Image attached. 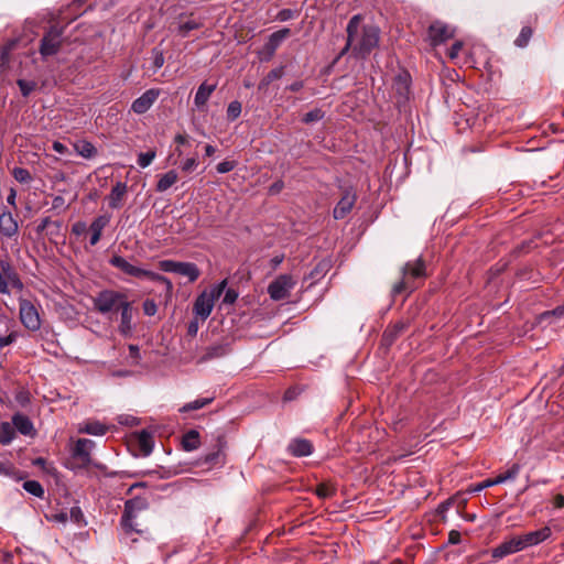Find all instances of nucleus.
<instances>
[{
  "instance_id": "obj_1",
  "label": "nucleus",
  "mask_w": 564,
  "mask_h": 564,
  "mask_svg": "<svg viewBox=\"0 0 564 564\" xmlns=\"http://www.w3.org/2000/svg\"><path fill=\"white\" fill-rule=\"evenodd\" d=\"M110 265L120 270L124 274H128L133 278H147L152 282L160 283L164 286V299L165 302H170L173 297V283L166 276L159 274L156 272L145 270L139 267H135L128 262L123 257L115 254L109 259Z\"/></svg>"
},
{
  "instance_id": "obj_2",
  "label": "nucleus",
  "mask_w": 564,
  "mask_h": 564,
  "mask_svg": "<svg viewBox=\"0 0 564 564\" xmlns=\"http://www.w3.org/2000/svg\"><path fill=\"white\" fill-rule=\"evenodd\" d=\"M149 507L148 498L142 496L133 497L124 502L120 525L126 534L137 533L143 536L149 533L148 528L142 527V524L138 522L139 514L148 510Z\"/></svg>"
},
{
  "instance_id": "obj_3",
  "label": "nucleus",
  "mask_w": 564,
  "mask_h": 564,
  "mask_svg": "<svg viewBox=\"0 0 564 564\" xmlns=\"http://www.w3.org/2000/svg\"><path fill=\"white\" fill-rule=\"evenodd\" d=\"M380 29L373 24H359L358 35L352 46V55L356 58L366 59L379 45Z\"/></svg>"
},
{
  "instance_id": "obj_4",
  "label": "nucleus",
  "mask_w": 564,
  "mask_h": 564,
  "mask_svg": "<svg viewBox=\"0 0 564 564\" xmlns=\"http://www.w3.org/2000/svg\"><path fill=\"white\" fill-rule=\"evenodd\" d=\"M426 278V267L422 257H419L414 261H408L402 267V279L395 283L392 288V295H399L403 292H412L415 286L411 284V281L416 279Z\"/></svg>"
},
{
  "instance_id": "obj_5",
  "label": "nucleus",
  "mask_w": 564,
  "mask_h": 564,
  "mask_svg": "<svg viewBox=\"0 0 564 564\" xmlns=\"http://www.w3.org/2000/svg\"><path fill=\"white\" fill-rule=\"evenodd\" d=\"M227 440L224 433L213 435V444L210 452L202 455L196 465L206 467L207 469L221 468L226 464Z\"/></svg>"
},
{
  "instance_id": "obj_6",
  "label": "nucleus",
  "mask_w": 564,
  "mask_h": 564,
  "mask_svg": "<svg viewBox=\"0 0 564 564\" xmlns=\"http://www.w3.org/2000/svg\"><path fill=\"white\" fill-rule=\"evenodd\" d=\"M95 445L89 438H78L70 449V462L66 467L74 471L87 469L93 464L91 452Z\"/></svg>"
},
{
  "instance_id": "obj_7",
  "label": "nucleus",
  "mask_w": 564,
  "mask_h": 564,
  "mask_svg": "<svg viewBox=\"0 0 564 564\" xmlns=\"http://www.w3.org/2000/svg\"><path fill=\"white\" fill-rule=\"evenodd\" d=\"M128 300L126 293L115 290H102L93 299L94 308L101 314L118 311Z\"/></svg>"
},
{
  "instance_id": "obj_8",
  "label": "nucleus",
  "mask_w": 564,
  "mask_h": 564,
  "mask_svg": "<svg viewBox=\"0 0 564 564\" xmlns=\"http://www.w3.org/2000/svg\"><path fill=\"white\" fill-rule=\"evenodd\" d=\"M63 34L64 28L58 25H52L45 31L39 46V53L43 59L56 55L59 52L63 45Z\"/></svg>"
},
{
  "instance_id": "obj_9",
  "label": "nucleus",
  "mask_w": 564,
  "mask_h": 564,
  "mask_svg": "<svg viewBox=\"0 0 564 564\" xmlns=\"http://www.w3.org/2000/svg\"><path fill=\"white\" fill-rule=\"evenodd\" d=\"M159 268L163 272L176 273L186 276L191 283L195 282L200 275L198 267L193 262L161 260L159 262Z\"/></svg>"
},
{
  "instance_id": "obj_10",
  "label": "nucleus",
  "mask_w": 564,
  "mask_h": 564,
  "mask_svg": "<svg viewBox=\"0 0 564 564\" xmlns=\"http://www.w3.org/2000/svg\"><path fill=\"white\" fill-rule=\"evenodd\" d=\"M19 316L22 325L30 332L41 328V317L36 306L26 299L19 300Z\"/></svg>"
},
{
  "instance_id": "obj_11",
  "label": "nucleus",
  "mask_w": 564,
  "mask_h": 564,
  "mask_svg": "<svg viewBox=\"0 0 564 564\" xmlns=\"http://www.w3.org/2000/svg\"><path fill=\"white\" fill-rule=\"evenodd\" d=\"M295 284L296 281L291 274H281L269 284L268 293L273 301H281L289 297Z\"/></svg>"
},
{
  "instance_id": "obj_12",
  "label": "nucleus",
  "mask_w": 564,
  "mask_h": 564,
  "mask_svg": "<svg viewBox=\"0 0 564 564\" xmlns=\"http://www.w3.org/2000/svg\"><path fill=\"white\" fill-rule=\"evenodd\" d=\"M291 35L289 28H283L279 31L273 32L268 41L264 43L262 48L258 51V56L261 62H269L274 56L276 50L281 43Z\"/></svg>"
},
{
  "instance_id": "obj_13",
  "label": "nucleus",
  "mask_w": 564,
  "mask_h": 564,
  "mask_svg": "<svg viewBox=\"0 0 564 564\" xmlns=\"http://www.w3.org/2000/svg\"><path fill=\"white\" fill-rule=\"evenodd\" d=\"M455 36V29L442 21H434L427 29L430 45L436 47Z\"/></svg>"
},
{
  "instance_id": "obj_14",
  "label": "nucleus",
  "mask_w": 564,
  "mask_h": 564,
  "mask_svg": "<svg viewBox=\"0 0 564 564\" xmlns=\"http://www.w3.org/2000/svg\"><path fill=\"white\" fill-rule=\"evenodd\" d=\"M356 202V191L351 186L344 188L340 199L333 209L334 219L339 220L348 216L352 210Z\"/></svg>"
},
{
  "instance_id": "obj_15",
  "label": "nucleus",
  "mask_w": 564,
  "mask_h": 564,
  "mask_svg": "<svg viewBox=\"0 0 564 564\" xmlns=\"http://www.w3.org/2000/svg\"><path fill=\"white\" fill-rule=\"evenodd\" d=\"M203 28V22L193 18V13H181L171 23V30L175 31L181 37H187L194 30Z\"/></svg>"
},
{
  "instance_id": "obj_16",
  "label": "nucleus",
  "mask_w": 564,
  "mask_h": 564,
  "mask_svg": "<svg viewBox=\"0 0 564 564\" xmlns=\"http://www.w3.org/2000/svg\"><path fill=\"white\" fill-rule=\"evenodd\" d=\"M159 88H150L131 104V110L137 115L145 113L160 96Z\"/></svg>"
},
{
  "instance_id": "obj_17",
  "label": "nucleus",
  "mask_w": 564,
  "mask_h": 564,
  "mask_svg": "<svg viewBox=\"0 0 564 564\" xmlns=\"http://www.w3.org/2000/svg\"><path fill=\"white\" fill-rule=\"evenodd\" d=\"M14 321L0 314V349L13 344L18 338V332L14 329Z\"/></svg>"
},
{
  "instance_id": "obj_18",
  "label": "nucleus",
  "mask_w": 564,
  "mask_h": 564,
  "mask_svg": "<svg viewBox=\"0 0 564 564\" xmlns=\"http://www.w3.org/2000/svg\"><path fill=\"white\" fill-rule=\"evenodd\" d=\"M364 17L361 14H355L348 21L346 32H347V41L343 50L339 52L336 62L346 55L349 51L352 52V46L356 41V36L358 35L359 24L362 22Z\"/></svg>"
},
{
  "instance_id": "obj_19",
  "label": "nucleus",
  "mask_w": 564,
  "mask_h": 564,
  "mask_svg": "<svg viewBox=\"0 0 564 564\" xmlns=\"http://www.w3.org/2000/svg\"><path fill=\"white\" fill-rule=\"evenodd\" d=\"M215 303L213 296H207V291H203L195 300L193 305V312L196 317H199L202 322H205L213 312Z\"/></svg>"
},
{
  "instance_id": "obj_20",
  "label": "nucleus",
  "mask_w": 564,
  "mask_h": 564,
  "mask_svg": "<svg viewBox=\"0 0 564 564\" xmlns=\"http://www.w3.org/2000/svg\"><path fill=\"white\" fill-rule=\"evenodd\" d=\"M133 311L132 302L129 300H127V302L118 310V312H120V324L118 326V330L123 336H129L132 333Z\"/></svg>"
},
{
  "instance_id": "obj_21",
  "label": "nucleus",
  "mask_w": 564,
  "mask_h": 564,
  "mask_svg": "<svg viewBox=\"0 0 564 564\" xmlns=\"http://www.w3.org/2000/svg\"><path fill=\"white\" fill-rule=\"evenodd\" d=\"M551 533L552 532L549 527H543L539 530L531 531V532L524 533L522 535H518V538L520 539V541L522 543V550H524L529 546L538 545V544L544 542L545 540H547L551 536Z\"/></svg>"
},
{
  "instance_id": "obj_22",
  "label": "nucleus",
  "mask_w": 564,
  "mask_h": 564,
  "mask_svg": "<svg viewBox=\"0 0 564 564\" xmlns=\"http://www.w3.org/2000/svg\"><path fill=\"white\" fill-rule=\"evenodd\" d=\"M12 425L23 436L34 438L37 435V431L34 427L31 419L22 413H15L12 415Z\"/></svg>"
},
{
  "instance_id": "obj_23",
  "label": "nucleus",
  "mask_w": 564,
  "mask_h": 564,
  "mask_svg": "<svg viewBox=\"0 0 564 564\" xmlns=\"http://www.w3.org/2000/svg\"><path fill=\"white\" fill-rule=\"evenodd\" d=\"M522 551V543L518 536L500 543L491 551V556L496 560H501L510 554Z\"/></svg>"
},
{
  "instance_id": "obj_24",
  "label": "nucleus",
  "mask_w": 564,
  "mask_h": 564,
  "mask_svg": "<svg viewBox=\"0 0 564 564\" xmlns=\"http://www.w3.org/2000/svg\"><path fill=\"white\" fill-rule=\"evenodd\" d=\"M410 326L408 321H398L393 325H389L381 337L382 345L391 346Z\"/></svg>"
},
{
  "instance_id": "obj_25",
  "label": "nucleus",
  "mask_w": 564,
  "mask_h": 564,
  "mask_svg": "<svg viewBox=\"0 0 564 564\" xmlns=\"http://www.w3.org/2000/svg\"><path fill=\"white\" fill-rule=\"evenodd\" d=\"M0 274L6 275L10 281L11 288L17 291H22L24 284L17 272L15 268L11 263V261L7 259H0Z\"/></svg>"
},
{
  "instance_id": "obj_26",
  "label": "nucleus",
  "mask_w": 564,
  "mask_h": 564,
  "mask_svg": "<svg viewBox=\"0 0 564 564\" xmlns=\"http://www.w3.org/2000/svg\"><path fill=\"white\" fill-rule=\"evenodd\" d=\"M288 453L293 457H306L313 453V444L306 438L296 437L288 445Z\"/></svg>"
},
{
  "instance_id": "obj_27",
  "label": "nucleus",
  "mask_w": 564,
  "mask_h": 564,
  "mask_svg": "<svg viewBox=\"0 0 564 564\" xmlns=\"http://www.w3.org/2000/svg\"><path fill=\"white\" fill-rule=\"evenodd\" d=\"M128 193V185L124 182H117L108 196V204L109 207L112 209H119L123 205V200L126 198V195Z\"/></svg>"
},
{
  "instance_id": "obj_28",
  "label": "nucleus",
  "mask_w": 564,
  "mask_h": 564,
  "mask_svg": "<svg viewBox=\"0 0 564 564\" xmlns=\"http://www.w3.org/2000/svg\"><path fill=\"white\" fill-rule=\"evenodd\" d=\"M19 231V225L13 215L4 210L0 214V234L3 237L12 238Z\"/></svg>"
},
{
  "instance_id": "obj_29",
  "label": "nucleus",
  "mask_w": 564,
  "mask_h": 564,
  "mask_svg": "<svg viewBox=\"0 0 564 564\" xmlns=\"http://www.w3.org/2000/svg\"><path fill=\"white\" fill-rule=\"evenodd\" d=\"M135 444L143 456H149L154 447L153 433L148 430H141L133 434Z\"/></svg>"
},
{
  "instance_id": "obj_30",
  "label": "nucleus",
  "mask_w": 564,
  "mask_h": 564,
  "mask_svg": "<svg viewBox=\"0 0 564 564\" xmlns=\"http://www.w3.org/2000/svg\"><path fill=\"white\" fill-rule=\"evenodd\" d=\"M109 221L110 216L107 215H100L91 221L89 226V231L91 234L89 239L90 246H95L99 242L102 235V230L109 224Z\"/></svg>"
},
{
  "instance_id": "obj_31",
  "label": "nucleus",
  "mask_w": 564,
  "mask_h": 564,
  "mask_svg": "<svg viewBox=\"0 0 564 564\" xmlns=\"http://www.w3.org/2000/svg\"><path fill=\"white\" fill-rule=\"evenodd\" d=\"M230 345L228 343H221L208 346L205 349V354L199 358L198 362H207L213 359L221 358L229 354Z\"/></svg>"
},
{
  "instance_id": "obj_32",
  "label": "nucleus",
  "mask_w": 564,
  "mask_h": 564,
  "mask_svg": "<svg viewBox=\"0 0 564 564\" xmlns=\"http://www.w3.org/2000/svg\"><path fill=\"white\" fill-rule=\"evenodd\" d=\"M216 89V84H207L206 82L202 83L197 88V91L194 97V104L198 109H202L206 106L209 97Z\"/></svg>"
},
{
  "instance_id": "obj_33",
  "label": "nucleus",
  "mask_w": 564,
  "mask_h": 564,
  "mask_svg": "<svg viewBox=\"0 0 564 564\" xmlns=\"http://www.w3.org/2000/svg\"><path fill=\"white\" fill-rule=\"evenodd\" d=\"M78 433L89 434L94 436H102L107 433V425L99 421H87L78 425Z\"/></svg>"
},
{
  "instance_id": "obj_34",
  "label": "nucleus",
  "mask_w": 564,
  "mask_h": 564,
  "mask_svg": "<svg viewBox=\"0 0 564 564\" xmlns=\"http://www.w3.org/2000/svg\"><path fill=\"white\" fill-rule=\"evenodd\" d=\"M178 180V175L175 170H170L166 173L162 174L156 183L155 191L159 193H163L172 187Z\"/></svg>"
},
{
  "instance_id": "obj_35",
  "label": "nucleus",
  "mask_w": 564,
  "mask_h": 564,
  "mask_svg": "<svg viewBox=\"0 0 564 564\" xmlns=\"http://www.w3.org/2000/svg\"><path fill=\"white\" fill-rule=\"evenodd\" d=\"M74 149L75 152L84 159H93L98 153L96 147L87 140L77 141L74 144Z\"/></svg>"
},
{
  "instance_id": "obj_36",
  "label": "nucleus",
  "mask_w": 564,
  "mask_h": 564,
  "mask_svg": "<svg viewBox=\"0 0 564 564\" xmlns=\"http://www.w3.org/2000/svg\"><path fill=\"white\" fill-rule=\"evenodd\" d=\"M200 445L199 433L196 430H189L182 437V446L186 452L197 449Z\"/></svg>"
},
{
  "instance_id": "obj_37",
  "label": "nucleus",
  "mask_w": 564,
  "mask_h": 564,
  "mask_svg": "<svg viewBox=\"0 0 564 564\" xmlns=\"http://www.w3.org/2000/svg\"><path fill=\"white\" fill-rule=\"evenodd\" d=\"M15 437V429L9 422L0 423V444L9 445Z\"/></svg>"
},
{
  "instance_id": "obj_38",
  "label": "nucleus",
  "mask_w": 564,
  "mask_h": 564,
  "mask_svg": "<svg viewBox=\"0 0 564 564\" xmlns=\"http://www.w3.org/2000/svg\"><path fill=\"white\" fill-rule=\"evenodd\" d=\"M214 401V397L210 398H198L192 402L185 403L181 409L180 412L187 413L191 411H196L199 409H203L204 406L210 404Z\"/></svg>"
},
{
  "instance_id": "obj_39",
  "label": "nucleus",
  "mask_w": 564,
  "mask_h": 564,
  "mask_svg": "<svg viewBox=\"0 0 564 564\" xmlns=\"http://www.w3.org/2000/svg\"><path fill=\"white\" fill-rule=\"evenodd\" d=\"M336 487L330 482H321L316 486L314 494L321 499H328L336 495Z\"/></svg>"
},
{
  "instance_id": "obj_40",
  "label": "nucleus",
  "mask_w": 564,
  "mask_h": 564,
  "mask_svg": "<svg viewBox=\"0 0 564 564\" xmlns=\"http://www.w3.org/2000/svg\"><path fill=\"white\" fill-rule=\"evenodd\" d=\"M521 470V466L520 464L518 463H514L512 464L506 471L499 474L497 477H496V482L499 484H503L508 480H513L517 478V476L519 475Z\"/></svg>"
},
{
  "instance_id": "obj_41",
  "label": "nucleus",
  "mask_w": 564,
  "mask_h": 564,
  "mask_svg": "<svg viewBox=\"0 0 564 564\" xmlns=\"http://www.w3.org/2000/svg\"><path fill=\"white\" fill-rule=\"evenodd\" d=\"M177 473L178 471L176 468L160 466L158 469H149V470L143 471L142 474L148 475V476L154 475V476H158V478H160V479H169V478L177 475Z\"/></svg>"
},
{
  "instance_id": "obj_42",
  "label": "nucleus",
  "mask_w": 564,
  "mask_h": 564,
  "mask_svg": "<svg viewBox=\"0 0 564 564\" xmlns=\"http://www.w3.org/2000/svg\"><path fill=\"white\" fill-rule=\"evenodd\" d=\"M532 35H533L532 26H530V25L522 26L519 35L514 40V45L520 48L525 47L529 44Z\"/></svg>"
},
{
  "instance_id": "obj_43",
  "label": "nucleus",
  "mask_w": 564,
  "mask_h": 564,
  "mask_svg": "<svg viewBox=\"0 0 564 564\" xmlns=\"http://www.w3.org/2000/svg\"><path fill=\"white\" fill-rule=\"evenodd\" d=\"M23 489L29 492L30 495L43 498L44 497V488L37 480H26L22 485Z\"/></svg>"
},
{
  "instance_id": "obj_44",
  "label": "nucleus",
  "mask_w": 564,
  "mask_h": 564,
  "mask_svg": "<svg viewBox=\"0 0 564 564\" xmlns=\"http://www.w3.org/2000/svg\"><path fill=\"white\" fill-rule=\"evenodd\" d=\"M329 268H330V263L326 260H322L310 272L308 278L313 281H318L326 274V272L329 270Z\"/></svg>"
},
{
  "instance_id": "obj_45",
  "label": "nucleus",
  "mask_w": 564,
  "mask_h": 564,
  "mask_svg": "<svg viewBox=\"0 0 564 564\" xmlns=\"http://www.w3.org/2000/svg\"><path fill=\"white\" fill-rule=\"evenodd\" d=\"M394 88L398 94L405 95L409 93L410 89V77L405 74H400L394 79Z\"/></svg>"
},
{
  "instance_id": "obj_46",
  "label": "nucleus",
  "mask_w": 564,
  "mask_h": 564,
  "mask_svg": "<svg viewBox=\"0 0 564 564\" xmlns=\"http://www.w3.org/2000/svg\"><path fill=\"white\" fill-rule=\"evenodd\" d=\"M12 175L17 182L22 184H29L33 180L30 171L25 167H14Z\"/></svg>"
},
{
  "instance_id": "obj_47",
  "label": "nucleus",
  "mask_w": 564,
  "mask_h": 564,
  "mask_svg": "<svg viewBox=\"0 0 564 564\" xmlns=\"http://www.w3.org/2000/svg\"><path fill=\"white\" fill-rule=\"evenodd\" d=\"M324 117H325V112L321 108H315V109L306 112L302 117V122L310 124V123L322 120Z\"/></svg>"
},
{
  "instance_id": "obj_48",
  "label": "nucleus",
  "mask_w": 564,
  "mask_h": 564,
  "mask_svg": "<svg viewBox=\"0 0 564 564\" xmlns=\"http://www.w3.org/2000/svg\"><path fill=\"white\" fill-rule=\"evenodd\" d=\"M17 85L19 86L23 97H29L36 88V83L34 80L18 79Z\"/></svg>"
},
{
  "instance_id": "obj_49",
  "label": "nucleus",
  "mask_w": 564,
  "mask_h": 564,
  "mask_svg": "<svg viewBox=\"0 0 564 564\" xmlns=\"http://www.w3.org/2000/svg\"><path fill=\"white\" fill-rule=\"evenodd\" d=\"M153 69L158 70L164 65V53L160 47H153L151 51Z\"/></svg>"
},
{
  "instance_id": "obj_50",
  "label": "nucleus",
  "mask_w": 564,
  "mask_h": 564,
  "mask_svg": "<svg viewBox=\"0 0 564 564\" xmlns=\"http://www.w3.org/2000/svg\"><path fill=\"white\" fill-rule=\"evenodd\" d=\"M242 106L238 100H234L228 105L227 119L235 121L241 113Z\"/></svg>"
},
{
  "instance_id": "obj_51",
  "label": "nucleus",
  "mask_w": 564,
  "mask_h": 564,
  "mask_svg": "<svg viewBox=\"0 0 564 564\" xmlns=\"http://www.w3.org/2000/svg\"><path fill=\"white\" fill-rule=\"evenodd\" d=\"M155 156H156V152L154 150L141 152L138 155L139 166L142 169L148 167L152 163V161L155 159Z\"/></svg>"
},
{
  "instance_id": "obj_52",
  "label": "nucleus",
  "mask_w": 564,
  "mask_h": 564,
  "mask_svg": "<svg viewBox=\"0 0 564 564\" xmlns=\"http://www.w3.org/2000/svg\"><path fill=\"white\" fill-rule=\"evenodd\" d=\"M19 474V470L12 464L0 463V475L9 476L19 480L23 478V476Z\"/></svg>"
},
{
  "instance_id": "obj_53",
  "label": "nucleus",
  "mask_w": 564,
  "mask_h": 564,
  "mask_svg": "<svg viewBox=\"0 0 564 564\" xmlns=\"http://www.w3.org/2000/svg\"><path fill=\"white\" fill-rule=\"evenodd\" d=\"M50 226H54L56 228V231L57 232L61 228V223L59 221H54L52 220L50 217H45L41 220V223L36 226V229L35 231L41 235L44 230H46Z\"/></svg>"
},
{
  "instance_id": "obj_54",
  "label": "nucleus",
  "mask_w": 564,
  "mask_h": 564,
  "mask_svg": "<svg viewBox=\"0 0 564 564\" xmlns=\"http://www.w3.org/2000/svg\"><path fill=\"white\" fill-rule=\"evenodd\" d=\"M226 285L227 280H223L218 284L214 285L210 291H207V296H213V302L215 303V301L223 294L224 290L226 289Z\"/></svg>"
},
{
  "instance_id": "obj_55",
  "label": "nucleus",
  "mask_w": 564,
  "mask_h": 564,
  "mask_svg": "<svg viewBox=\"0 0 564 564\" xmlns=\"http://www.w3.org/2000/svg\"><path fill=\"white\" fill-rule=\"evenodd\" d=\"M142 308L147 316H153L158 312V305L152 299H147L142 304Z\"/></svg>"
},
{
  "instance_id": "obj_56",
  "label": "nucleus",
  "mask_w": 564,
  "mask_h": 564,
  "mask_svg": "<svg viewBox=\"0 0 564 564\" xmlns=\"http://www.w3.org/2000/svg\"><path fill=\"white\" fill-rule=\"evenodd\" d=\"M236 165H237L236 161L225 160L216 165V171L219 174H225V173L231 172L236 167Z\"/></svg>"
},
{
  "instance_id": "obj_57",
  "label": "nucleus",
  "mask_w": 564,
  "mask_h": 564,
  "mask_svg": "<svg viewBox=\"0 0 564 564\" xmlns=\"http://www.w3.org/2000/svg\"><path fill=\"white\" fill-rule=\"evenodd\" d=\"M495 485H498V482H496V478H492V479H486L477 485H475L474 487H470L468 489L469 492H479L488 487H491V486H495Z\"/></svg>"
},
{
  "instance_id": "obj_58",
  "label": "nucleus",
  "mask_w": 564,
  "mask_h": 564,
  "mask_svg": "<svg viewBox=\"0 0 564 564\" xmlns=\"http://www.w3.org/2000/svg\"><path fill=\"white\" fill-rule=\"evenodd\" d=\"M238 299V292L235 289H227L223 297L224 304H234Z\"/></svg>"
},
{
  "instance_id": "obj_59",
  "label": "nucleus",
  "mask_w": 564,
  "mask_h": 564,
  "mask_svg": "<svg viewBox=\"0 0 564 564\" xmlns=\"http://www.w3.org/2000/svg\"><path fill=\"white\" fill-rule=\"evenodd\" d=\"M198 165V161L196 158H188L186 159L182 165H181V169L182 171L184 172H192L193 170H195Z\"/></svg>"
},
{
  "instance_id": "obj_60",
  "label": "nucleus",
  "mask_w": 564,
  "mask_h": 564,
  "mask_svg": "<svg viewBox=\"0 0 564 564\" xmlns=\"http://www.w3.org/2000/svg\"><path fill=\"white\" fill-rule=\"evenodd\" d=\"M462 48H463V42L462 41H456L448 48V52H447L448 57L451 59H455L458 56V54L462 51Z\"/></svg>"
},
{
  "instance_id": "obj_61",
  "label": "nucleus",
  "mask_w": 564,
  "mask_h": 564,
  "mask_svg": "<svg viewBox=\"0 0 564 564\" xmlns=\"http://www.w3.org/2000/svg\"><path fill=\"white\" fill-rule=\"evenodd\" d=\"M284 66H279L276 68L271 69L265 76L268 77V80H276L283 77L284 75Z\"/></svg>"
},
{
  "instance_id": "obj_62",
  "label": "nucleus",
  "mask_w": 564,
  "mask_h": 564,
  "mask_svg": "<svg viewBox=\"0 0 564 564\" xmlns=\"http://www.w3.org/2000/svg\"><path fill=\"white\" fill-rule=\"evenodd\" d=\"M294 11L291 9H282L278 12L276 19L281 22L289 21L294 18Z\"/></svg>"
},
{
  "instance_id": "obj_63",
  "label": "nucleus",
  "mask_w": 564,
  "mask_h": 564,
  "mask_svg": "<svg viewBox=\"0 0 564 564\" xmlns=\"http://www.w3.org/2000/svg\"><path fill=\"white\" fill-rule=\"evenodd\" d=\"M199 317H196L192 319L187 325V335L189 337H195L198 333L199 324H198Z\"/></svg>"
},
{
  "instance_id": "obj_64",
  "label": "nucleus",
  "mask_w": 564,
  "mask_h": 564,
  "mask_svg": "<svg viewBox=\"0 0 564 564\" xmlns=\"http://www.w3.org/2000/svg\"><path fill=\"white\" fill-rule=\"evenodd\" d=\"M284 188V182L282 180H278L275 181L274 183H272L270 186H269V194L270 195H276L279 194L282 189Z\"/></svg>"
}]
</instances>
